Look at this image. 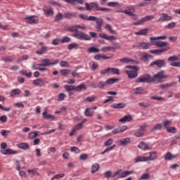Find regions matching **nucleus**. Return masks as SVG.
Returning <instances> with one entry per match:
<instances>
[{
    "instance_id": "nucleus-8",
    "label": "nucleus",
    "mask_w": 180,
    "mask_h": 180,
    "mask_svg": "<svg viewBox=\"0 0 180 180\" xmlns=\"http://www.w3.org/2000/svg\"><path fill=\"white\" fill-rule=\"evenodd\" d=\"M171 47L166 46L165 48H162V49H155V50H150L149 52L151 53V54H161L162 53H164L165 51H168V50H170Z\"/></svg>"
},
{
    "instance_id": "nucleus-43",
    "label": "nucleus",
    "mask_w": 180,
    "mask_h": 180,
    "mask_svg": "<svg viewBox=\"0 0 180 180\" xmlns=\"http://www.w3.org/2000/svg\"><path fill=\"white\" fill-rule=\"evenodd\" d=\"M64 88L67 92H70V91H75V86L65 85Z\"/></svg>"
},
{
    "instance_id": "nucleus-60",
    "label": "nucleus",
    "mask_w": 180,
    "mask_h": 180,
    "mask_svg": "<svg viewBox=\"0 0 180 180\" xmlns=\"http://www.w3.org/2000/svg\"><path fill=\"white\" fill-rule=\"evenodd\" d=\"M150 179V174L148 173H145L142 174L141 178L139 180H144V179Z\"/></svg>"
},
{
    "instance_id": "nucleus-24",
    "label": "nucleus",
    "mask_w": 180,
    "mask_h": 180,
    "mask_svg": "<svg viewBox=\"0 0 180 180\" xmlns=\"http://www.w3.org/2000/svg\"><path fill=\"white\" fill-rule=\"evenodd\" d=\"M138 147L141 148V150H151V148L148 147V144L145 142H141Z\"/></svg>"
},
{
    "instance_id": "nucleus-34",
    "label": "nucleus",
    "mask_w": 180,
    "mask_h": 180,
    "mask_svg": "<svg viewBox=\"0 0 180 180\" xmlns=\"http://www.w3.org/2000/svg\"><path fill=\"white\" fill-rule=\"evenodd\" d=\"M45 15H47V16H53L54 15V11H53V8H49L48 10H46V8L43 9Z\"/></svg>"
},
{
    "instance_id": "nucleus-18",
    "label": "nucleus",
    "mask_w": 180,
    "mask_h": 180,
    "mask_svg": "<svg viewBox=\"0 0 180 180\" xmlns=\"http://www.w3.org/2000/svg\"><path fill=\"white\" fill-rule=\"evenodd\" d=\"M133 120V117L131 115H127L119 120L121 123H124L125 122H131Z\"/></svg>"
},
{
    "instance_id": "nucleus-49",
    "label": "nucleus",
    "mask_w": 180,
    "mask_h": 180,
    "mask_svg": "<svg viewBox=\"0 0 180 180\" xmlns=\"http://www.w3.org/2000/svg\"><path fill=\"white\" fill-rule=\"evenodd\" d=\"M171 123H172V122H171L168 120H165L163 121V126H164L165 129H168L169 127L168 126L171 125Z\"/></svg>"
},
{
    "instance_id": "nucleus-14",
    "label": "nucleus",
    "mask_w": 180,
    "mask_h": 180,
    "mask_svg": "<svg viewBox=\"0 0 180 180\" xmlns=\"http://www.w3.org/2000/svg\"><path fill=\"white\" fill-rule=\"evenodd\" d=\"M46 83L47 82H46V81H44L41 78H39V79H34L32 82V84L34 85H36L37 86H44V85H46Z\"/></svg>"
},
{
    "instance_id": "nucleus-5",
    "label": "nucleus",
    "mask_w": 180,
    "mask_h": 180,
    "mask_svg": "<svg viewBox=\"0 0 180 180\" xmlns=\"http://www.w3.org/2000/svg\"><path fill=\"white\" fill-rule=\"evenodd\" d=\"M40 64H39V67H50L51 65H56V64H58V60H55L54 62H51L50 59H41L39 60Z\"/></svg>"
},
{
    "instance_id": "nucleus-45",
    "label": "nucleus",
    "mask_w": 180,
    "mask_h": 180,
    "mask_svg": "<svg viewBox=\"0 0 180 180\" xmlns=\"http://www.w3.org/2000/svg\"><path fill=\"white\" fill-rule=\"evenodd\" d=\"M90 5L91 6V9H94V11H99V4H98V3L91 2L90 3Z\"/></svg>"
},
{
    "instance_id": "nucleus-33",
    "label": "nucleus",
    "mask_w": 180,
    "mask_h": 180,
    "mask_svg": "<svg viewBox=\"0 0 180 180\" xmlns=\"http://www.w3.org/2000/svg\"><path fill=\"white\" fill-rule=\"evenodd\" d=\"M1 61L4 63H12L13 61V58L12 56H4L1 58Z\"/></svg>"
},
{
    "instance_id": "nucleus-46",
    "label": "nucleus",
    "mask_w": 180,
    "mask_h": 180,
    "mask_svg": "<svg viewBox=\"0 0 180 180\" xmlns=\"http://www.w3.org/2000/svg\"><path fill=\"white\" fill-rule=\"evenodd\" d=\"M165 39H167V36H160V37H150V40H151V41H155V40H165Z\"/></svg>"
},
{
    "instance_id": "nucleus-56",
    "label": "nucleus",
    "mask_w": 180,
    "mask_h": 180,
    "mask_svg": "<svg viewBox=\"0 0 180 180\" xmlns=\"http://www.w3.org/2000/svg\"><path fill=\"white\" fill-rule=\"evenodd\" d=\"M70 151L72 153H75L76 154H79L81 153V150L77 147L73 146L70 148Z\"/></svg>"
},
{
    "instance_id": "nucleus-37",
    "label": "nucleus",
    "mask_w": 180,
    "mask_h": 180,
    "mask_svg": "<svg viewBox=\"0 0 180 180\" xmlns=\"http://www.w3.org/2000/svg\"><path fill=\"white\" fill-rule=\"evenodd\" d=\"M20 89H15L11 91L10 96H15V95H20Z\"/></svg>"
},
{
    "instance_id": "nucleus-57",
    "label": "nucleus",
    "mask_w": 180,
    "mask_h": 180,
    "mask_svg": "<svg viewBox=\"0 0 180 180\" xmlns=\"http://www.w3.org/2000/svg\"><path fill=\"white\" fill-rule=\"evenodd\" d=\"M99 51H100L99 49L94 46L89 49V53H99Z\"/></svg>"
},
{
    "instance_id": "nucleus-29",
    "label": "nucleus",
    "mask_w": 180,
    "mask_h": 180,
    "mask_svg": "<svg viewBox=\"0 0 180 180\" xmlns=\"http://www.w3.org/2000/svg\"><path fill=\"white\" fill-rule=\"evenodd\" d=\"M120 81V79H116V78H109L108 79L106 80L105 83L107 85H112V84H115V82H117Z\"/></svg>"
},
{
    "instance_id": "nucleus-55",
    "label": "nucleus",
    "mask_w": 180,
    "mask_h": 180,
    "mask_svg": "<svg viewBox=\"0 0 180 180\" xmlns=\"http://www.w3.org/2000/svg\"><path fill=\"white\" fill-rule=\"evenodd\" d=\"M88 157H89L88 154L83 153V154L80 155L79 160L81 161H86V160H88Z\"/></svg>"
},
{
    "instance_id": "nucleus-13",
    "label": "nucleus",
    "mask_w": 180,
    "mask_h": 180,
    "mask_svg": "<svg viewBox=\"0 0 180 180\" xmlns=\"http://www.w3.org/2000/svg\"><path fill=\"white\" fill-rule=\"evenodd\" d=\"M153 46H157V47H168L169 44L167 41H151Z\"/></svg>"
},
{
    "instance_id": "nucleus-44",
    "label": "nucleus",
    "mask_w": 180,
    "mask_h": 180,
    "mask_svg": "<svg viewBox=\"0 0 180 180\" xmlns=\"http://www.w3.org/2000/svg\"><path fill=\"white\" fill-rule=\"evenodd\" d=\"M174 158H175V155H173L171 154V153L168 152L165 155V160H174Z\"/></svg>"
},
{
    "instance_id": "nucleus-6",
    "label": "nucleus",
    "mask_w": 180,
    "mask_h": 180,
    "mask_svg": "<svg viewBox=\"0 0 180 180\" xmlns=\"http://www.w3.org/2000/svg\"><path fill=\"white\" fill-rule=\"evenodd\" d=\"M153 65H157L158 68H162V67H165V60H157L155 61H153L150 64V67H153Z\"/></svg>"
},
{
    "instance_id": "nucleus-42",
    "label": "nucleus",
    "mask_w": 180,
    "mask_h": 180,
    "mask_svg": "<svg viewBox=\"0 0 180 180\" xmlns=\"http://www.w3.org/2000/svg\"><path fill=\"white\" fill-rule=\"evenodd\" d=\"M151 46L150 44L146 42H139V47L147 49Z\"/></svg>"
},
{
    "instance_id": "nucleus-4",
    "label": "nucleus",
    "mask_w": 180,
    "mask_h": 180,
    "mask_svg": "<svg viewBox=\"0 0 180 180\" xmlns=\"http://www.w3.org/2000/svg\"><path fill=\"white\" fill-rule=\"evenodd\" d=\"M164 74H165V71L161 70L155 75L153 77V79H155V81H157V82H163L162 79H167L168 75Z\"/></svg>"
},
{
    "instance_id": "nucleus-31",
    "label": "nucleus",
    "mask_w": 180,
    "mask_h": 180,
    "mask_svg": "<svg viewBox=\"0 0 180 180\" xmlns=\"http://www.w3.org/2000/svg\"><path fill=\"white\" fill-rule=\"evenodd\" d=\"M47 53V47L42 46L40 51H36V54L39 56H41L42 54H46Z\"/></svg>"
},
{
    "instance_id": "nucleus-16",
    "label": "nucleus",
    "mask_w": 180,
    "mask_h": 180,
    "mask_svg": "<svg viewBox=\"0 0 180 180\" xmlns=\"http://www.w3.org/2000/svg\"><path fill=\"white\" fill-rule=\"evenodd\" d=\"M135 95H146L148 94L147 91H146L143 87H137L134 89Z\"/></svg>"
},
{
    "instance_id": "nucleus-40",
    "label": "nucleus",
    "mask_w": 180,
    "mask_h": 180,
    "mask_svg": "<svg viewBox=\"0 0 180 180\" xmlns=\"http://www.w3.org/2000/svg\"><path fill=\"white\" fill-rule=\"evenodd\" d=\"M120 70L117 68H110V74L112 72V74L117 75H120Z\"/></svg>"
},
{
    "instance_id": "nucleus-48",
    "label": "nucleus",
    "mask_w": 180,
    "mask_h": 180,
    "mask_svg": "<svg viewBox=\"0 0 180 180\" xmlns=\"http://www.w3.org/2000/svg\"><path fill=\"white\" fill-rule=\"evenodd\" d=\"M37 136H39V131L30 133L28 137L29 139H35V137H37Z\"/></svg>"
},
{
    "instance_id": "nucleus-22",
    "label": "nucleus",
    "mask_w": 180,
    "mask_h": 180,
    "mask_svg": "<svg viewBox=\"0 0 180 180\" xmlns=\"http://www.w3.org/2000/svg\"><path fill=\"white\" fill-rule=\"evenodd\" d=\"M63 18L65 19H72V18H77V13H65Z\"/></svg>"
},
{
    "instance_id": "nucleus-19",
    "label": "nucleus",
    "mask_w": 180,
    "mask_h": 180,
    "mask_svg": "<svg viewBox=\"0 0 180 180\" xmlns=\"http://www.w3.org/2000/svg\"><path fill=\"white\" fill-rule=\"evenodd\" d=\"M131 174H134V171H124L120 173V175L118 176V178H126L127 175H131Z\"/></svg>"
},
{
    "instance_id": "nucleus-20",
    "label": "nucleus",
    "mask_w": 180,
    "mask_h": 180,
    "mask_svg": "<svg viewBox=\"0 0 180 180\" xmlns=\"http://www.w3.org/2000/svg\"><path fill=\"white\" fill-rule=\"evenodd\" d=\"M134 34L136 36H147L148 34V28L141 30L139 32H134Z\"/></svg>"
},
{
    "instance_id": "nucleus-36",
    "label": "nucleus",
    "mask_w": 180,
    "mask_h": 180,
    "mask_svg": "<svg viewBox=\"0 0 180 180\" xmlns=\"http://www.w3.org/2000/svg\"><path fill=\"white\" fill-rule=\"evenodd\" d=\"M120 61L121 63H125L126 64L129 63H136V61L133 59H130L129 58H124L122 59H120Z\"/></svg>"
},
{
    "instance_id": "nucleus-12",
    "label": "nucleus",
    "mask_w": 180,
    "mask_h": 180,
    "mask_svg": "<svg viewBox=\"0 0 180 180\" xmlns=\"http://www.w3.org/2000/svg\"><path fill=\"white\" fill-rule=\"evenodd\" d=\"M49 112V110L46 108L44 112L42 113V116L44 119L46 120H56V116L55 115H51L50 114H47Z\"/></svg>"
},
{
    "instance_id": "nucleus-61",
    "label": "nucleus",
    "mask_w": 180,
    "mask_h": 180,
    "mask_svg": "<svg viewBox=\"0 0 180 180\" xmlns=\"http://www.w3.org/2000/svg\"><path fill=\"white\" fill-rule=\"evenodd\" d=\"M9 133H11V131L8 130L2 129L1 131V134L3 137H8V134H9Z\"/></svg>"
},
{
    "instance_id": "nucleus-51",
    "label": "nucleus",
    "mask_w": 180,
    "mask_h": 180,
    "mask_svg": "<svg viewBox=\"0 0 180 180\" xmlns=\"http://www.w3.org/2000/svg\"><path fill=\"white\" fill-rule=\"evenodd\" d=\"M90 110H91V108H86L84 111V115L86 116L92 117V116H94V114H92V112H91Z\"/></svg>"
},
{
    "instance_id": "nucleus-9",
    "label": "nucleus",
    "mask_w": 180,
    "mask_h": 180,
    "mask_svg": "<svg viewBox=\"0 0 180 180\" xmlns=\"http://www.w3.org/2000/svg\"><path fill=\"white\" fill-rule=\"evenodd\" d=\"M34 18H36L35 15L25 17L26 23H28L29 25L39 23V19H34Z\"/></svg>"
},
{
    "instance_id": "nucleus-2",
    "label": "nucleus",
    "mask_w": 180,
    "mask_h": 180,
    "mask_svg": "<svg viewBox=\"0 0 180 180\" xmlns=\"http://www.w3.org/2000/svg\"><path fill=\"white\" fill-rule=\"evenodd\" d=\"M128 10H121L120 11V12H121V13H124L125 15H127L128 16H132V19H134V20H137V15L135 13L136 12V8L133 6H129L127 7Z\"/></svg>"
},
{
    "instance_id": "nucleus-41",
    "label": "nucleus",
    "mask_w": 180,
    "mask_h": 180,
    "mask_svg": "<svg viewBox=\"0 0 180 180\" xmlns=\"http://www.w3.org/2000/svg\"><path fill=\"white\" fill-rule=\"evenodd\" d=\"M110 50H114V51L116 50V48L112 47V46H105L101 49V51L103 53H106V51H110Z\"/></svg>"
},
{
    "instance_id": "nucleus-64",
    "label": "nucleus",
    "mask_w": 180,
    "mask_h": 180,
    "mask_svg": "<svg viewBox=\"0 0 180 180\" xmlns=\"http://www.w3.org/2000/svg\"><path fill=\"white\" fill-rule=\"evenodd\" d=\"M94 101H95V96H89L84 100V102H94Z\"/></svg>"
},
{
    "instance_id": "nucleus-38",
    "label": "nucleus",
    "mask_w": 180,
    "mask_h": 180,
    "mask_svg": "<svg viewBox=\"0 0 180 180\" xmlns=\"http://www.w3.org/2000/svg\"><path fill=\"white\" fill-rule=\"evenodd\" d=\"M166 130L167 133H172V134L176 133V128L175 127H169Z\"/></svg>"
},
{
    "instance_id": "nucleus-32",
    "label": "nucleus",
    "mask_w": 180,
    "mask_h": 180,
    "mask_svg": "<svg viewBox=\"0 0 180 180\" xmlns=\"http://www.w3.org/2000/svg\"><path fill=\"white\" fill-rule=\"evenodd\" d=\"M105 29H107V30H108V32L111 34H117V32H116V31H115L112 28V25L107 24L105 25Z\"/></svg>"
},
{
    "instance_id": "nucleus-10",
    "label": "nucleus",
    "mask_w": 180,
    "mask_h": 180,
    "mask_svg": "<svg viewBox=\"0 0 180 180\" xmlns=\"http://www.w3.org/2000/svg\"><path fill=\"white\" fill-rule=\"evenodd\" d=\"M79 18H80V19H82L83 20H89L91 22H95V20H96V16L90 15L88 17V15L85 14H79Z\"/></svg>"
},
{
    "instance_id": "nucleus-54",
    "label": "nucleus",
    "mask_w": 180,
    "mask_h": 180,
    "mask_svg": "<svg viewBox=\"0 0 180 180\" xmlns=\"http://www.w3.org/2000/svg\"><path fill=\"white\" fill-rule=\"evenodd\" d=\"M70 72V70L68 69H63L60 70V73L62 74V75H63V77H67V75H68Z\"/></svg>"
},
{
    "instance_id": "nucleus-15",
    "label": "nucleus",
    "mask_w": 180,
    "mask_h": 180,
    "mask_svg": "<svg viewBox=\"0 0 180 180\" xmlns=\"http://www.w3.org/2000/svg\"><path fill=\"white\" fill-rule=\"evenodd\" d=\"M171 19H172V16H169L168 14L163 13H162L161 18L158 20V22H167L171 20Z\"/></svg>"
},
{
    "instance_id": "nucleus-28",
    "label": "nucleus",
    "mask_w": 180,
    "mask_h": 180,
    "mask_svg": "<svg viewBox=\"0 0 180 180\" xmlns=\"http://www.w3.org/2000/svg\"><path fill=\"white\" fill-rule=\"evenodd\" d=\"M147 160H146V157L144 156H138L134 159V162H146Z\"/></svg>"
},
{
    "instance_id": "nucleus-30",
    "label": "nucleus",
    "mask_w": 180,
    "mask_h": 180,
    "mask_svg": "<svg viewBox=\"0 0 180 180\" xmlns=\"http://www.w3.org/2000/svg\"><path fill=\"white\" fill-rule=\"evenodd\" d=\"M161 129H162V124L158 123L151 129L150 131L153 133L157 131V130H161Z\"/></svg>"
},
{
    "instance_id": "nucleus-62",
    "label": "nucleus",
    "mask_w": 180,
    "mask_h": 180,
    "mask_svg": "<svg viewBox=\"0 0 180 180\" xmlns=\"http://www.w3.org/2000/svg\"><path fill=\"white\" fill-rule=\"evenodd\" d=\"M144 22H148L150 20H153L154 19V15H146V17L143 18Z\"/></svg>"
},
{
    "instance_id": "nucleus-11",
    "label": "nucleus",
    "mask_w": 180,
    "mask_h": 180,
    "mask_svg": "<svg viewBox=\"0 0 180 180\" xmlns=\"http://www.w3.org/2000/svg\"><path fill=\"white\" fill-rule=\"evenodd\" d=\"M138 71L139 70H126L125 72L127 74L129 78L133 79L137 78V76L139 75Z\"/></svg>"
},
{
    "instance_id": "nucleus-25",
    "label": "nucleus",
    "mask_w": 180,
    "mask_h": 180,
    "mask_svg": "<svg viewBox=\"0 0 180 180\" xmlns=\"http://www.w3.org/2000/svg\"><path fill=\"white\" fill-rule=\"evenodd\" d=\"M119 143L120 146H127V144H130L131 143L130 138L122 139L119 141Z\"/></svg>"
},
{
    "instance_id": "nucleus-50",
    "label": "nucleus",
    "mask_w": 180,
    "mask_h": 180,
    "mask_svg": "<svg viewBox=\"0 0 180 180\" xmlns=\"http://www.w3.org/2000/svg\"><path fill=\"white\" fill-rule=\"evenodd\" d=\"M60 67H64L65 68H68L70 67V63L68 61L62 60L60 62Z\"/></svg>"
},
{
    "instance_id": "nucleus-27",
    "label": "nucleus",
    "mask_w": 180,
    "mask_h": 180,
    "mask_svg": "<svg viewBox=\"0 0 180 180\" xmlns=\"http://www.w3.org/2000/svg\"><path fill=\"white\" fill-rule=\"evenodd\" d=\"M99 168H101V166H99V164L98 163L94 164L91 166V174H95V172H98V171H99Z\"/></svg>"
},
{
    "instance_id": "nucleus-21",
    "label": "nucleus",
    "mask_w": 180,
    "mask_h": 180,
    "mask_svg": "<svg viewBox=\"0 0 180 180\" xmlns=\"http://www.w3.org/2000/svg\"><path fill=\"white\" fill-rule=\"evenodd\" d=\"M111 108L114 109H123L126 108V103H120L111 105Z\"/></svg>"
},
{
    "instance_id": "nucleus-47",
    "label": "nucleus",
    "mask_w": 180,
    "mask_h": 180,
    "mask_svg": "<svg viewBox=\"0 0 180 180\" xmlns=\"http://www.w3.org/2000/svg\"><path fill=\"white\" fill-rule=\"evenodd\" d=\"M106 85H108V84H106V82H102V81H101V82H100L98 84L97 86H95L94 88L103 89V88H105V86H106Z\"/></svg>"
},
{
    "instance_id": "nucleus-58",
    "label": "nucleus",
    "mask_w": 180,
    "mask_h": 180,
    "mask_svg": "<svg viewBox=\"0 0 180 180\" xmlns=\"http://www.w3.org/2000/svg\"><path fill=\"white\" fill-rule=\"evenodd\" d=\"M178 60H179V58H178V56H170L167 58V61H178Z\"/></svg>"
},
{
    "instance_id": "nucleus-39",
    "label": "nucleus",
    "mask_w": 180,
    "mask_h": 180,
    "mask_svg": "<svg viewBox=\"0 0 180 180\" xmlns=\"http://www.w3.org/2000/svg\"><path fill=\"white\" fill-rule=\"evenodd\" d=\"M63 18H64V14L63 15V13H58L55 17L54 22H59V20H63Z\"/></svg>"
},
{
    "instance_id": "nucleus-35",
    "label": "nucleus",
    "mask_w": 180,
    "mask_h": 180,
    "mask_svg": "<svg viewBox=\"0 0 180 180\" xmlns=\"http://www.w3.org/2000/svg\"><path fill=\"white\" fill-rule=\"evenodd\" d=\"M83 89H86V86H85V84H82L76 87L75 86V91L77 92H81V91Z\"/></svg>"
},
{
    "instance_id": "nucleus-7",
    "label": "nucleus",
    "mask_w": 180,
    "mask_h": 180,
    "mask_svg": "<svg viewBox=\"0 0 180 180\" xmlns=\"http://www.w3.org/2000/svg\"><path fill=\"white\" fill-rule=\"evenodd\" d=\"M95 22H96V31L98 32H102V25H103V19L102 18H98L96 17V20H95Z\"/></svg>"
},
{
    "instance_id": "nucleus-23",
    "label": "nucleus",
    "mask_w": 180,
    "mask_h": 180,
    "mask_svg": "<svg viewBox=\"0 0 180 180\" xmlns=\"http://www.w3.org/2000/svg\"><path fill=\"white\" fill-rule=\"evenodd\" d=\"M17 147L18 148H20L21 150H29V148H30V146H29V144L26 143H18Z\"/></svg>"
},
{
    "instance_id": "nucleus-3",
    "label": "nucleus",
    "mask_w": 180,
    "mask_h": 180,
    "mask_svg": "<svg viewBox=\"0 0 180 180\" xmlns=\"http://www.w3.org/2000/svg\"><path fill=\"white\" fill-rule=\"evenodd\" d=\"M135 82L137 83L142 82L143 84H150L151 82H155V79L151 77L150 74H147L145 75V77L136 79Z\"/></svg>"
},
{
    "instance_id": "nucleus-53",
    "label": "nucleus",
    "mask_w": 180,
    "mask_h": 180,
    "mask_svg": "<svg viewBox=\"0 0 180 180\" xmlns=\"http://www.w3.org/2000/svg\"><path fill=\"white\" fill-rule=\"evenodd\" d=\"M108 6H112V8H116V6H120V4L117 1H115V2L111 1V2L108 3Z\"/></svg>"
},
{
    "instance_id": "nucleus-59",
    "label": "nucleus",
    "mask_w": 180,
    "mask_h": 180,
    "mask_svg": "<svg viewBox=\"0 0 180 180\" xmlns=\"http://www.w3.org/2000/svg\"><path fill=\"white\" fill-rule=\"evenodd\" d=\"M125 68H127L128 70H133V71H139V67L133 65H127L125 66Z\"/></svg>"
},
{
    "instance_id": "nucleus-63",
    "label": "nucleus",
    "mask_w": 180,
    "mask_h": 180,
    "mask_svg": "<svg viewBox=\"0 0 180 180\" xmlns=\"http://www.w3.org/2000/svg\"><path fill=\"white\" fill-rule=\"evenodd\" d=\"M82 129V123L77 124L74 128L73 131H76L77 130H81Z\"/></svg>"
},
{
    "instance_id": "nucleus-26",
    "label": "nucleus",
    "mask_w": 180,
    "mask_h": 180,
    "mask_svg": "<svg viewBox=\"0 0 180 180\" xmlns=\"http://www.w3.org/2000/svg\"><path fill=\"white\" fill-rule=\"evenodd\" d=\"M155 154H157V152H150L149 157H145L146 162L154 161L155 160Z\"/></svg>"
},
{
    "instance_id": "nucleus-17",
    "label": "nucleus",
    "mask_w": 180,
    "mask_h": 180,
    "mask_svg": "<svg viewBox=\"0 0 180 180\" xmlns=\"http://www.w3.org/2000/svg\"><path fill=\"white\" fill-rule=\"evenodd\" d=\"M4 155H11L12 154H18V151L8 148L1 151Z\"/></svg>"
},
{
    "instance_id": "nucleus-1",
    "label": "nucleus",
    "mask_w": 180,
    "mask_h": 180,
    "mask_svg": "<svg viewBox=\"0 0 180 180\" xmlns=\"http://www.w3.org/2000/svg\"><path fill=\"white\" fill-rule=\"evenodd\" d=\"M68 32H71L72 33H74L75 32V33L72 34V37H75V39H77V40H91V36L85 34L82 31H79L77 25L70 26L68 28Z\"/></svg>"
},
{
    "instance_id": "nucleus-52",
    "label": "nucleus",
    "mask_w": 180,
    "mask_h": 180,
    "mask_svg": "<svg viewBox=\"0 0 180 180\" xmlns=\"http://www.w3.org/2000/svg\"><path fill=\"white\" fill-rule=\"evenodd\" d=\"M78 46V44L77 43L70 44L68 46V50H72L73 49H77Z\"/></svg>"
}]
</instances>
